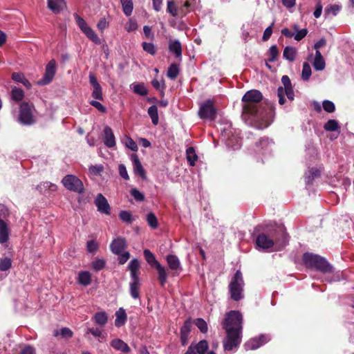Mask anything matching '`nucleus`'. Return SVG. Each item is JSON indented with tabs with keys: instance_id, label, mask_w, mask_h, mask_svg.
Instances as JSON below:
<instances>
[{
	"instance_id": "1",
	"label": "nucleus",
	"mask_w": 354,
	"mask_h": 354,
	"mask_svg": "<svg viewBox=\"0 0 354 354\" xmlns=\"http://www.w3.org/2000/svg\"><path fill=\"white\" fill-rule=\"evenodd\" d=\"M262 93L258 90H250L242 97V118L249 124L262 122L268 124L271 109L263 106Z\"/></svg>"
},
{
	"instance_id": "2",
	"label": "nucleus",
	"mask_w": 354,
	"mask_h": 354,
	"mask_svg": "<svg viewBox=\"0 0 354 354\" xmlns=\"http://www.w3.org/2000/svg\"><path fill=\"white\" fill-rule=\"evenodd\" d=\"M222 326L226 332V337L223 340L224 350L231 351L236 348L241 342L243 315L238 310H230L225 314Z\"/></svg>"
},
{
	"instance_id": "3",
	"label": "nucleus",
	"mask_w": 354,
	"mask_h": 354,
	"mask_svg": "<svg viewBox=\"0 0 354 354\" xmlns=\"http://www.w3.org/2000/svg\"><path fill=\"white\" fill-rule=\"evenodd\" d=\"M288 242L287 234L283 226H277L274 231L268 234L261 233L256 239V245L258 248L267 250L272 248L274 243L284 246Z\"/></svg>"
},
{
	"instance_id": "4",
	"label": "nucleus",
	"mask_w": 354,
	"mask_h": 354,
	"mask_svg": "<svg viewBox=\"0 0 354 354\" xmlns=\"http://www.w3.org/2000/svg\"><path fill=\"white\" fill-rule=\"evenodd\" d=\"M303 261L307 268H313L323 273H330L333 271V266L326 259L318 254L305 252L303 255Z\"/></svg>"
},
{
	"instance_id": "5",
	"label": "nucleus",
	"mask_w": 354,
	"mask_h": 354,
	"mask_svg": "<svg viewBox=\"0 0 354 354\" xmlns=\"http://www.w3.org/2000/svg\"><path fill=\"white\" fill-rule=\"evenodd\" d=\"M140 267V262L137 259H133L128 265V269L130 271L131 275L129 292L132 298L135 299L140 297L139 291L141 286L138 277Z\"/></svg>"
},
{
	"instance_id": "6",
	"label": "nucleus",
	"mask_w": 354,
	"mask_h": 354,
	"mask_svg": "<svg viewBox=\"0 0 354 354\" xmlns=\"http://www.w3.org/2000/svg\"><path fill=\"white\" fill-rule=\"evenodd\" d=\"M244 285L242 273L240 270H237L229 284L230 297L234 301H238L243 298Z\"/></svg>"
},
{
	"instance_id": "7",
	"label": "nucleus",
	"mask_w": 354,
	"mask_h": 354,
	"mask_svg": "<svg viewBox=\"0 0 354 354\" xmlns=\"http://www.w3.org/2000/svg\"><path fill=\"white\" fill-rule=\"evenodd\" d=\"M221 137L228 148L236 150L241 146V140L239 136V133L231 126L221 129Z\"/></svg>"
},
{
	"instance_id": "8",
	"label": "nucleus",
	"mask_w": 354,
	"mask_h": 354,
	"mask_svg": "<svg viewBox=\"0 0 354 354\" xmlns=\"http://www.w3.org/2000/svg\"><path fill=\"white\" fill-rule=\"evenodd\" d=\"M282 86H279L277 89V96L279 97V103L283 105L286 102L285 95L290 101L295 98V93L290 79L288 75H283L281 77Z\"/></svg>"
},
{
	"instance_id": "9",
	"label": "nucleus",
	"mask_w": 354,
	"mask_h": 354,
	"mask_svg": "<svg viewBox=\"0 0 354 354\" xmlns=\"http://www.w3.org/2000/svg\"><path fill=\"white\" fill-rule=\"evenodd\" d=\"M64 187L69 191L82 194L84 192V187L82 180L77 176L69 174L64 176L62 180Z\"/></svg>"
},
{
	"instance_id": "10",
	"label": "nucleus",
	"mask_w": 354,
	"mask_h": 354,
	"mask_svg": "<svg viewBox=\"0 0 354 354\" xmlns=\"http://www.w3.org/2000/svg\"><path fill=\"white\" fill-rule=\"evenodd\" d=\"M33 105L28 102H22L20 105L18 121L23 125H31L35 123L32 115Z\"/></svg>"
},
{
	"instance_id": "11",
	"label": "nucleus",
	"mask_w": 354,
	"mask_h": 354,
	"mask_svg": "<svg viewBox=\"0 0 354 354\" xmlns=\"http://www.w3.org/2000/svg\"><path fill=\"white\" fill-rule=\"evenodd\" d=\"M198 115L201 119L213 120L216 115V109L212 100H207L200 104Z\"/></svg>"
},
{
	"instance_id": "12",
	"label": "nucleus",
	"mask_w": 354,
	"mask_h": 354,
	"mask_svg": "<svg viewBox=\"0 0 354 354\" xmlns=\"http://www.w3.org/2000/svg\"><path fill=\"white\" fill-rule=\"evenodd\" d=\"M180 3L181 5L178 8L174 1H168L167 12L173 17H177L178 15V12L182 14V15H185L187 13L186 10L190 7L189 0H185V2H183V0H180L178 1V4Z\"/></svg>"
},
{
	"instance_id": "13",
	"label": "nucleus",
	"mask_w": 354,
	"mask_h": 354,
	"mask_svg": "<svg viewBox=\"0 0 354 354\" xmlns=\"http://www.w3.org/2000/svg\"><path fill=\"white\" fill-rule=\"evenodd\" d=\"M56 72V62L55 59H51L46 66V71L42 79H41L38 84L39 85H46L49 84L53 79Z\"/></svg>"
},
{
	"instance_id": "14",
	"label": "nucleus",
	"mask_w": 354,
	"mask_h": 354,
	"mask_svg": "<svg viewBox=\"0 0 354 354\" xmlns=\"http://www.w3.org/2000/svg\"><path fill=\"white\" fill-rule=\"evenodd\" d=\"M270 340V337L266 335H261L258 337H254L248 340L244 344L246 351L255 350L264 345Z\"/></svg>"
},
{
	"instance_id": "15",
	"label": "nucleus",
	"mask_w": 354,
	"mask_h": 354,
	"mask_svg": "<svg viewBox=\"0 0 354 354\" xmlns=\"http://www.w3.org/2000/svg\"><path fill=\"white\" fill-rule=\"evenodd\" d=\"M94 203L97 207V211L101 214L106 215H109L111 214V207L108 201L102 194H97Z\"/></svg>"
},
{
	"instance_id": "16",
	"label": "nucleus",
	"mask_w": 354,
	"mask_h": 354,
	"mask_svg": "<svg viewBox=\"0 0 354 354\" xmlns=\"http://www.w3.org/2000/svg\"><path fill=\"white\" fill-rule=\"evenodd\" d=\"M89 82L93 86L92 97L98 100H103L102 87L93 73L89 74Z\"/></svg>"
},
{
	"instance_id": "17",
	"label": "nucleus",
	"mask_w": 354,
	"mask_h": 354,
	"mask_svg": "<svg viewBox=\"0 0 354 354\" xmlns=\"http://www.w3.org/2000/svg\"><path fill=\"white\" fill-rule=\"evenodd\" d=\"M103 142L108 148H113L116 145L114 133L109 126H106L104 129Z\"/></svg>"
},
{
	"instance_id": "18",
	"label": "nucleus",
	"mask_w": 354,
	"mask_h": 354,
	"mask_svg": "<svg viewBox=\"0 0 354 354\" xmlns=\"http://www.w3.org/2000/svg\"><path fill=\"white\" fill-rule=\"evenodd\" d=\"M131 160L133 163L134 173L136 175L140 176L142 179H145L146 173L139 160L138 155L136 153L131 154Z\"/></svg>"
},
{
	"instance_id": "19",
	"label": "nucleus",
	"mask_w": 354,
	"mask_h": 354,
	"mask_svg": "<svg viewBox=\"0 0 354 354\" xmlns=\"http://www.w3.org/2000/svg\"><path fill=\"white\" fill-rule=\"evenodd\" d=\"M126 247V241L122 237L114 239L110 245L111 252L115 254H120Z\"/></svg>"
},
{
	"instance_id": "20",
	"label": "nucleus",
	"mask_w": 354,
	"mask_h": 354,
	"mask_svg": "<svg viewBox=\"0 0 354 354\" xmlns=\"http://www.w3.org/2000/svg\"><path fill=\"white\" fill-rule=\"evenodd\" d=\"M169 50L170 53H174L176 58L181 60L182 59V46L181 44L178 39L170 40L169 41Z\"/></svg>"
},
{
	"instance_id": "21",
	"label": "nucleus",
	"mask_w": 354,
	"mask_h": 354,
	"mask_svg": "<svg viewBox=\"0 0 354 354\" xmlns=\"http://www.w3.org/2000/svg\"><path fill=\"white\" fill-rule=\"evenodd\" d=\"M10 230L8 224L4 221L0 219V243H6L10 238Z\"/></svg>"
},
{
	"instance_id": "22",
	"label": "nucleus",
	"mask_w": 354,
	"mask_h": 354,
	"mask_svg": "<svg viewBox=\"0 0 354 354\" xmlns=\"http://www.w3.org/2000/svg\"><path fill=\"white\" fill-rule=\"evenodd\" d=\"M110 344L115 350L124 353H128L131 351L128 344L119 338L111 340Z\"/></svg>"
},
{
	"instance_id": "23",
	"label": "nucleus",
	"mask_w": 354,
	"mask_h": 354,
	"mask_svg": "<svg viewBox=\"0 0 354 354\" xmlns=\"http://www.w3.org/2000/svg\"><path fill=\"white\" fill-rule=\"evenodd\" d=\"M65 6L64 0H48V8L54 13H59Z\"/></svg>"
},
{
	"instance_id": "24",
	"label": "nucleus",
	"mask_w": 354,
	"mask_h": 354,
	"mask_svg": "<svg viewBox=\"0 0 354 354\" xmlns=\"http://www.w3.org/2000/svg\"><path fill=\"white\" fill-rule=\"evenodd\" d=\"M313 66L316 71H323L325 68V60L319 50L315 52V55L313 62Z\"/></svg>"
},
{
	"instance_id": "25",
	"label": "nucleus",
	"mask_w": 354,
	"mask_h": 354,
	"mask_svg": "<svg viewBox=\"0 0 354 354\" xmlns=\"http://www.w3.org/2000/svg\"><path fill=\"white\" fill-rule=\"evenodd\" d=\"M167 261L169 268L173 271H180L182 268L178 258L174 254H169L167 257Z\"/></svg>"
},
{
	"instance_id": "26",
	"label": "nucleus",
	"mask_w": 354,
	"mask_h": 354,
	"mask_svg": "<svg viewBox=\"0 0 354 354\" xmlns=\"http://www.w3.org/2000/svg\"><path fill=\"white\" fill-rule=\"evenodd\" d=\"M127 319V313L123 308H120L115 313V325L121 327L125 324Z\"/></svg>"
},
{
	"instance_id": "27",
	"label": "nucleus",
	"mask_w": 354,
	"mask_h": 354,
	"mask_svg": "<svg viewBox=\"0 0 354 354\" xmlns=\"http://www.w3.org/2000/svg\"><path fill=\"white\" fill-rule=\"evenodd\" d=\"M297 55V50L296 48L290 46H286L283 49V57L285 59L292 62L295 60Z\"/></svg>"
},
{
	"instance_id": "28",
	"label": "nucleus",
	"mask_w": 354,
	"mask_h": 354,
	"mask_svg": "<svg viewBox=\"0 0 354 354\" xmlns=\"http://www.w3.org/2000/svg\"><path fill=\"white\" fill-rule=\"evenodd\" d=\"M77 282L84 286H87L91 283V274L88 271H80L78 273Z\"/></svg>"
},
{
	"instance_id": "29",
	"label": "nucleus",
	"mask_w": 354,
	"mask_h": 354,
	"mask_svg": "<svg viewBox=\"0 0 354 354\" xmlns=\"http://www.w3.org/2000/svg\"><path fill=\"white\" fill-rule=\"evenodd\" d=\"M93 319L96 324L104 326L107 323L108 316L104 311H100L94 314Z\"/></svg>"
},
{
	"instance_id": "30",
	"label": "nucleus",
	"mask_w": 354,
	"mask_h": 354,
	"mask_svg": "<svg viewBox=\"0 0 354 354\" xmlns=\"http://www.w3.org/2000/svg\"><path fill=\"white\" fill-rule=\"evenodd\" d=\"M155 268L158 271V280L162 286H164L167 279V272L165 267L162 266L161 264H158Z\"/></svg>"
},
{
	"instance_id": "31",
	"label": "nucleus",
	"mask_w": 354,
	"mask_h": 354,
	"mask_svg": "<svg viewBox=\"0 0 354 354\" xmlns=\"http://www.w3.org/2000/svg\"><path fill=\"white\" fill-rule=\"evenodd\" d=\"M147 262L151 266L155 268L160 263L156 259L154 254L148 249H145L143 252Z\"/></svg>"
},
{
	"instance_id": "32",
	"label": "nucleus",
	"mask_w": 354,
	"mask_h": 354,
	"mask_svg": "<svg viewBox=\"0 0 354 354\" xmlns=\"http://www.w3.org/2000/svg\"><path fill=\"white\" fill-rule=\"evenodd\" d=\"M194 351L197 354H205L209 348L208 342L203 339L194 344Z\"/></svg>"
},
{
	"instance_id": "33",
	"label": "nucleus",
	"mask_w": 354,
	"mask_h": 354,
	"mask_svg": "<svg viewBox=\"0 0 354 354\" xmlns=\"http://www.w3.org/2000/svg\"><path fill=\"white\" fill-rule=\"evenodd\" d=\"M187 160L191 166H194L195 162L198 159V156L196 154L194 147H189L186 150Z\"/></svg>"
},
{
	"instance_id": "34",
	"label": "nucleus",
	"mask_w": 354,
	"mask_h": 354,
	"mask_svg": "<svg viewBox=\"0 0 354 354\" xmlns=\"http://www.w3.org/2000/svg\"><path fill=\"white\" fill-rule=\"evenodd\" d=\"M148 114L151 119V122L154 125H157L159 122L158 108L156 105H152L148 109Z\"/></svg>"
},
{
	"instance_id": "35",
	"label": "nucleus",
	"mask_w": 354,
	"mask_h": 354,
	"mask_svg": "<svg viewBox=\"0 0 354 354\" xmlns=\"http://www.w3.org/2000/svg\"><path fill=\"white\" fill-rule=\"evenodd\" d=\"M84 33L86 35V36L90 40H91L95 44H101V39L99 38L95 32V31L90 26L84 32Z\"/></svg>"
},
{
	"instance_id": "36",
	"label": "nucleus",
	"mask_w": 354,
	"mask_h": 354,
	"mask_svg": "<svg viewBox=\"0 0 354 354\" xmlns=\"http://www.w3.org/2000/svg\"><path fill=\"white\" fill-rule=\"evenodd\" d=\"M122 6V10L126 16H130L133 12V2L132 0H120Z\"/></svg>"
},
{
	"instance_id": "37",
	"label": "nucleus",
	"mask_w": 354,
	"mask_h": 354,
	"mask_svg": "<svg viewBox=\"0 0 354 354\" xmlns=\"http://www.w3.org/2000/svg\"><path fill=\"white\" fill-rule=\"evenodd\" d=\"M24 97V92L22 89L14 87L11 91V98L16 102H20Z\"/></svg>"
},
{
	"instance_id": "38",
	"label": "nucleus",
	"mask_w": 354,
	"mask_h": 354,
	"mask_svg": "<svg viewBox=\"0 0 354 354\" xmlns=\"http://www.w3.org/2000/svg\"><path fill=\"white\" fill-rule=\"evenodd\" d=\"M36 189L40 192L43 193L44 191L49 189L51 191H55L57 189V186L55 184H53L50 182H44L39 185H38Z\"/></svg>"
},
{
	"instance_id": "39",
	"label": "nucleus",
	"mask_w": 354,
	"mask_h": 354,
	"mask_svg": "<svg viewBox=\"0 0 354 354\" xmlns=\"http://www.w3.org/2000/svg\"><path fill=\"white\" fill-rule=\"evenodd\" d=\"M58 335H60L63 338L70 339L73 337V331L67 327L62 328L60 331L55 330L54 336L57 337Z\"/></svg>"
},
{
	"instance_id": "40",
	"label": "nucleus",
	"mask_w": 354,
	"mask_h": 354,
	"mask_svg": "<svg viewBox=\"0 0 354 354\" xmlns=\"http://www.w3.org/2000/svg\"><path fill=\"white\" fill-rule=\"evenodd\" d=\"M132 88L135 93L141 96H146L148 94V90L143 84H133Z\"/></svg>"
},
{
	"instance_id": "41",
	"label": "nucleus",
	"mask_w": 354,
	"mask_h": 354,
	"mask_svg": "<svg viewBox=\"0 0 354 354\" xmlns=\"http://www.w3.org/2000/svg\"><path fill=\"white\" fill-rule=\"evenodd\" d=\"M147 222L148 225L152 229H156L158 226V219L156 215L153 212H149L147 214L146 216Z\"/></svg>"
},
{
	"instance_id": "42",
	"label": "nucleus",
	"mask_w": 354,
	"mask_h": 354,
	"mask_svg": "<svg viewBox=\"0 0 354 354\" xmlns=\"http://www.w3.org/2000/svg\"><path fill=\"white\" fill-rule=\"evenodd\" d=\"M179 73V68L176 64H171L167 71V77L171 80H174L177 77Z\"/></svg>"
},
{
	"instance_id": "43",
	"label": "nucleus",
	"mask_w": 354,
	"mask_h": 354,
	"mask_svg": "<svg viewBox=\"0 0 354 354\" xmlns=\"http://www.w3.org/2000/svg\"><path fill=\"white\" fill-rule=\"evenodd\" d=\"M312 74V71L310 64L308 62L303 64V68L301 72V78L304 81L309 80Z\"/></svg>"
},
{
	"instance_id": "44",
	"label": "nucleus",
	"mask_w": 354,
	"mask_h": 354,
	"mask_svg": "<svg viewBox=\"0 0 354 354\" xmlns=\"http://www.w3.org/2000/svg\"><path fill=\"white\" fill-rule=\"evenodd\" d=\"M324 128L327 131H334L339 128V123L335 120H329L324 126Z\"/></svg>"
},
{
	"instance_id": "45",
	"label": "nucleus",
	"mask_w": 354,
	"mask_h": 354,
	"mask_svg": "<svg viewBox=\"0 0 354 354\" xmlns=\"http://www.w3.org/2000/svg\"><path fill=\"white\" fill-rule=\"evenodd\" d=\"M341 9V6L334 4L328 6L325 8L324 13L326 15L336 16Z\"/></svg>"
},
{
	"instance_id": "46",
	"label": "nucleus",
	"mask_w": 354,
	"mask_h": 354,
	"mask_svg": "<svg viewBox=\"0 0 354 354\" xmlns=\"http://www.w3.org/2000/svg\"><path fill=\"white\" fill-rule=\"evenodd\" d=\"M119 218L127 223H131L133 221L132 214L129 211L122 210L119 213Z\"/></svg>"
},
{
	"instance_id": "47",
	"label": "nucleus",
	"mask_w": 354,
	"mask_h": 354,
	"mask_svg": "<svg viewBox=\"0 0 354 354\" xmlns=\"http://www.w3.org/2000/svg\"><path fill=\"white\" fill-rule=\"evenodd\" d=\"M74 17L78 27L84 32L89 26H88L85 20L81 17H80L77 14H75Z\"/></svg>"
},
{
	"instance_id": "48",
	"label": "nucleus",
	"mask_w": 354,
	"mask_h": 354,
	"mask_svg": "<svg viewBox=\"0 0 354 354\" xmlns=\"http://www.w3.org/2000/svg\"><path fill=\"white\" fill-rule=\"evenodd\" d=\"M142 46L143 50L151 55L156 53V48L153 43L142 42Z\"/></svg>"
},
{
	"instance_id": "49",
	"label": "nucleus",
	"mask_w": 354,
	"mask_h": 354,
	"mask_svg": "<svg viewBox=\"0 0 354 354\" xmlns=\"http://www.w3.org/2000/svg\"><path fill=\"white\" fill-rule=\"evenodd\" d=\"M12 266V261L10 258L6 257L0 259V271H7Z\"/></svg>"
},
{
	"instance_id": "50",
	"label": "nucleus",
	"mask_w": 354,
	"mask_h": 354,
	"mask_svg": "<svg viewBox=\"0 0 354 354\" xmlns=\"http://www.w3.org/2000/svg\"><path fill=\"white\" fill-rule=\"evenodd\" d=\"M268 54L270 56L268 61L270 62H274L277 59V57L279 55V50H278L277 46L276 45H272V46H270L269 51H268Z\"/></svg>"
},
{
	"instance_id": "51",
	"label": "nucleus",
	"mask_w": 354,
	"mask_h": 354,
	"mask_svg": "<svg viewBox=\"0 0 354 354\" xmlns=\"http://www.w3.org/2000/svg\"><path fill=\"white\" fill-rule=\"evenodd\" d=\"M124 145L127 148L130 149L133 151H137L138 149V147L136 142L129 136H126Z\"/></svg>"
},
{
	"instance_id": "52",
	"label": "nucleus",
	"mask_w": 354,
	"mask_h": 354,
	"mask_svg": "<svg viewBox=\"0 0 354 354\" xmlns=\"http://www.w3.org/2000/svg\"><path fill=\"white\" fill-rule=\"evenodd\" d=\"M322 107L324 110L328 113H333L335 110V104L330 100H324Z\"/></svg>"
},
{
	"instance_id": "53",
	"label": "nucleus",
	"mask_w": 354,
	"mask_h": 354,
	"mask_svg": "<svg viewBox=\"0 0 354 354\" xmlns=\"http://www.w3.org/2000/svg\"><path fill=\"white\" fill-rule=\"evenodd\" d=\"M195 324L202 333H205L207 331V325L204 319L201 318L196 319Z\"/></svg>"
},
{
	"instance_id": "54",
	"label": "nucleus",
	"mask_w": 354,
	"mask_h": 354,
	"mask_svg": "<svg viewBox=\"0 0 354 354\" xmlns=\"http://www.w3.org/2000/svg\"><path fill=\"white\" fill-rule=\"evenodd\" d=\"M99 245L95 240L87 241L86 248L88 252L95 253L98 249Z\"/></svg>"
},
{
	"instance_id": "55",
	"label": "nucleus",
	"mask_w": 354,
	"mask_h": 354,
	"mask_svg": "<svg viewBox=\"0 0 354 354\" xmlns=\"http://www.w3.org/2000/svg\"><path fill=\"white\" fill-rule=\"evenodd\" d=\"M105 266V261L103 259H96L92 262V268L95 271H100L102 270Z\"/></svg>"
},
{
	"instance_id": "56",
	"label": "nucleus",
	"mask_w": 354,
	"mask_h": 354,
	"mask_svg": "<svg viewBox=\"0 0 354 354\" xmlns=\"http://www.w3.org/2000/svg\"><path fill=\"white\" fill-rule=\"evenodd\" d=\"M137 28V22L132 19H129V21L126 23L124 26L125 30L129 32L136 30Z\"/></svg>"
},
{
	"instance_id": "57",
	"label": "nucleus",
	"mask_w": 354,
	"mask_h": 354,
	"mask_svg": "<svg viewBox=\"0 0 354 354\" xmlns=\"http://www.w3.org/2000/svg\"><path fill=\"white\" fill-rule=\"evenodd\" d=\"M104 170L102 165H91L89 167V171L93 175H100Z\"/></svg>"
},
{
	"instance_id": "58",
	"label": "nucleus",
	"mask_w": 354,
	"mask_h": 354,
	"mask_svg": "<svg viewBox=\"0 0 354 354\" xmlns=\"http://www.w3.org/2000/svg\"><path fill=\"white\" fill-rule=\"evenodd\" d=\"M131 194L137 201H143L145 199L144 194L136 188L131 189Z\"/></svg>"
},
{
	"instance_id": "59",
	"label": "nucleus",
	"mask_w": 354,
	"mask_h": 354,
	"mask_svg": "<svg viewBox=\"0 0 354 354\" xmlns=\"http://www.w3.org/2000/svg\"><path fill=\"white\" fill-rule=\"evenodd\" d=\"M10 211L8 208L3 204L0 203V219L4 220L9 217Z\"/></svg>"
},
{
	"instance_id": "60",
	"label": "nucleus",
	"mask_w": 354,
	"mask_h": 354,
	"mask_svg": "<svg viewBox=\"0 0 354 354\" xmlns=\"http://www.w3.org/2000/svg\"><path fill=\"white\" fill-rule=\"evenodd\" d=\"M272 144V141L268 138H262L259 142L257 143V147L261 146V149H267Z\"/></svg>"
},
{
	"instance_id": "61",
	"label": "nucleus",
	"mask_w": 354,
	"mask_h": 354,
	"mask_svg": "<svg viewBox=\"0 0 354 354\" xmlns=\"http://www.w3.org/2000/svg\"><path fill=\"white\" fill-rule=\"evenodd\" d=\"M274 24V22L273 21L272 23V24L270 26H269L268 28H266V30H264V32H263V35L262 37L263 41H268L270 38L272 33V26H273Z\"/></svg>"
},
{
	"instance_id": "62",
	"label": "nucleus",
	"mask_w": 354,
	"mask_h": 354,
	"mask_svg": "<svg viewBox=\"0 0 354 354\" xmlns=\"http://www.w3.org/2000/svg\"><path fill=\"white\" fill-rule=\"evenodd\" d=\"M192 322L190 320L185 322L183 326L180 328V333L189 335L191 331Z\"/></svg>"
},
{
	"instance_id": "63",
	"label": "nucleus",
	"mask_w": 354,
	"mask_h": 354,
	"mask_svg": "<svg viewBox=\"0 0 354 354\" xmlns=\"http://www.w3.org/2000/svg\"><path fill=\"white\" fill-rule=\"evenodd\" d=\"M308 30L306 28L301 29L295 35L294 34V38L297 41H300L306 36Z\"/></svg>"
},
{
	"instance_id": "64",
	"label": "nucleus",
	"mask_w": 354,
	"mask_h": 354,
	"mask_svg": "<svg viewBox=\"0 0 354 354\" xmlns=\"http://www.w3.org/2000/svg\"><path fill=\"white\" fill-rule=\"evenodd\" d=\"M19 354H35V349L31 346H26L24 347Z\"/></svg>"
}]
</instances>
